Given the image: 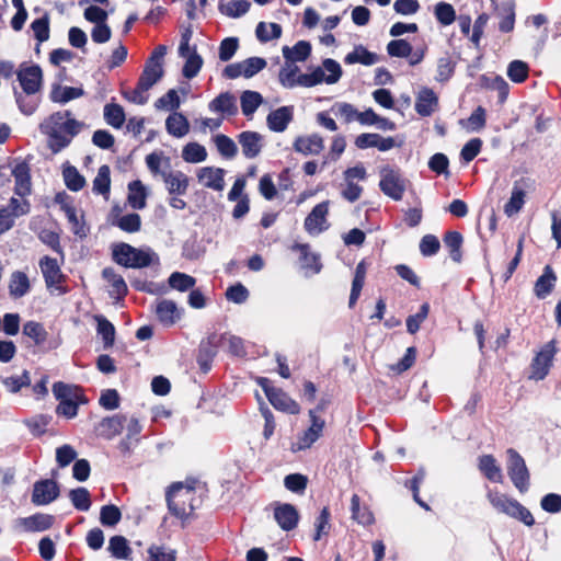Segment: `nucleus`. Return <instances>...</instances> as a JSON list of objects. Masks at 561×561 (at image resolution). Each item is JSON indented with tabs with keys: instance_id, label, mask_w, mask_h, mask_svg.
<instances>
[{
	"instance_id": "f257e3e1",
	"label": "nucleus",
	"mask_w": 561,
	"mask_h": 561,
	"mask_svg": "<svg viewBox=\"0 0 561 561\" xmlns=\"http://www.w3.org/2000/svg\"><path fill=\"white\" fill-rule=\"evenodd\" d=\"M80 127L81 124L71 118L69 112L54 113L41 124V130L48 136V146L54 152L67 147Z\"/></svg>"
},
{
	"instance_id": "f03ea898",
	"label": "nucleus",
	"mask_w": 561,
	"mask_h": 561,
	"mask_svg": "<svg viewBox=\"0 0 561 561\" xmlns=\"http://www.w3.org/2000/svg\"><path fill=\"white\" fill-rule=\"evenodd\" d=\"M170 512L180 519H187L201 504L196 492V481L173 483L167 493Z\"/></svg>"
},
{
	"instance_id": "7ed1b4c3",
	"label": "nucleus",
	"mask_w": 561,
	"mask_h": 561,
	"mask_svg": "<svg viewBox=\"0 0 561 561\" xmlns=\"http://www.w3.org/2000/svg\"><path fill=\"white\" fill-rule=\"evenodd\" d=\"M112 256L117 264L130 268H142L159 262L150 248H135L124 242L112 247Z\"/></svg>"
},
{
	"instance_id": "20e7f679",
	"label": "nucleus",
	"mask_w": 561,
	"mask_h": 561,
	"mask_svg": "<svg viewBox=\"0 0 561 561\" xmlns=\"http://www.w3.org/2000/svg\"><path fill=\"white\" fill-rule=\"evenodd\" d=\"M486 496L499 513L516 518L527 526L534 525L535 519L531 513L516 500L493 490H489Z\"/></svg>"
},
{
	"instance_id": "39448f33",
	"label": "nucleus",
	"mask_w": 561,
	"mask_h": 561,
	"mask_svg": "<svg viewBox=\"0 0 561 561\" xmlns=\"http://www.w3.org/2000/svg\"><path fill=\"white\" fill-rule=\"evenodd\" d=\"M379 188L393 201H401L409 184L399 169L383 165L379 170Z\"/></svg>"
},
{
	"instance_id": "423d86ee",
	"label": "nucleus",
	"mask_w": 561,
	"mask_h": 561,
	"mask_svg": "<svg viewBox=\"0 0 561 561\" xmlns=\"http://www.w3.org/2000/svg\"><path fill=\"white\" fill-rule=\"evenodd\" d=\"M366 179L367 171L362 163L347 168L343 172L344 184L341 191L342 197L350 203L358 201L363 194V186H360L358 182H363Z\"/></svg>"
},
{
	"instance_id": "0eeeda50",
	"label": "nucleus",
	"mask_w": 561,
	"mask_h": 561,
	"mask_svg": "<svg viewBox=\"0 0 561 561\" xmlns=\"http://www.w3.org/2000/svg\"><path fill=\"white\" fill-rule=\"evenodd\" d=\"M310 426L299 434L290 445L293 453L309 449L321 436L325 426V421L318 415L316 410L309 411Z\"/></svg>"
},
{
	"instance_id": "6e6552de",
	"label": "nucleus",
	"mask_w": 561,
	"mask_h": 561,
	"mask_svg": "<svg viewBox=\"0 0 561 561\" xmlns=\"http://www.w3.org/2000/svg\"><path fill=\"white\" fill-rule=\"evenodd\" d=\"M256 381L262 387L268 401L275 409L289 414H298L300 412L299 404L288 397L283 390L273 387L267 378L259 377Z\"/></svg>"
},
{
	"instance_id": "1a4fd4ad",
	"label": "nucleus",
	"mask_w": 561,
	"mask_h": 561,
	"mask_svg": "<svg viewBox=\"0 0 561 561\" xmlns=\"http://www.w3.org/2000/svg\"><path fill=\"white\" fill-rule=\"evenodd\" d=\"M18 80L23 91L28 94H36L43 85V71L38 65L23 62L18 72Z\"/></svg>"
},
{
	"instance_id": "9d476101",
	"label": "nucleus",
	"mask_w": 561,
	"mask_h": 561,
	"mask_svg": "<svg viewBox=\"0 0 561 561\" xmlns=\"http://www.w3.org/2000/svg\"><path fill=\"white\" fill-rule=\"evenodd\" d=\"M507 472L514 485L524 492L529 485V473L524 459L514 450H507Z\"/></svg>"
},
{
	"instance_id": "9b49d317",
	"label": "nucleus",
	"mask_w": 561,
	"mask_h": 561,
	"mask_svg": "<svg viewBox=\"0 0 561 561\" xmlns=\"http://www.w3.org/2000/svg\"><path fill=\"white\" fill-rule=\"evenodd\" d=\"M54 201L65 213L70 224L71 231L79 237H85L88 229L83 222V216L82 214H79L72 205L71 197L67 193L60 192L56 194Z\"/></svg>"
},
{
	"instance_id": "f8f14e48",
	"label": "nucleus",
	"mask_w": 561,
	"mask_h": 561,
	"mask_svg": "<svg viewBox=\"0 0 561 561\" xmlns=\"http://www.w3.org/2000/svg\"><path fill=\"white\" fill-rule=\"evenodd\" d=\"M330 202L324 201L316 205L309 215L306 217L304 227L311 236H318L325 231L330 224L328 221Z\"/></svg>"
},
{
	"instance_id": "ddd939ff",
	"label": "nucleus",
	"mask_w": 561,
	"mask_h": 561,
	"mask_svg": "<svg viewBox=\"0 0 561 561\" xmlns=\"http://www.w3.org/2000/svg\"><path fill=\"white\" fill-rule=\"evenodd\" d=\"M310 77L311 76H307V73H300L298 66L289 61H286L278 75L280 84L287 89H291L298 85L311 88L312 83L317 81L312 80ZM312 77L313 79L317 78V76Z\"/></svg>"
},
{
	"instance_id": "4468645a",
	"label": "nucleus",
	"mask_w": 561,
	"mask_h": 561,
	"mask_svg": "<svg viewBox=\"0 0 561 561\" xmlns=\"http://www.w3.org/2000/svg\"><path fill=\"white\" fill-rule=\"evenodd\" d=\"M342 73V67L336 60L325 58L321 66L314 68L311 72L307 73V76H317L316 79L310 77L312 80L317 81L312 83V87H314L321 83L334 84L341 79Z\"/></svg>"
},
{
	"instance_id": "2eb2a0df",
	"label": "nucleus",
	"mask_w": 561,
	"mask_h": 561,
	"mask_svg": "<svg viewBox=\"0 0 561 561\" xmlns=\"http://www.w3.org/2000/svg\"><path fill=\"white\" fill-rule=\"evenodd\" d=\"M554 354L556 346L553 341L548 342L541 347L531 363L530 377L533 379L541 380L547 376Z\"/></svg>"
},
{
	"instance_id": "dca6fc26",
	"label": "nucleus",
	"mask_w": 561,
	"mask_h": 561,
	"mask_svg": "<svg viewBox=\"0 0 561 561\" xmlns=\"http://www.w3.org/2000/svg\"><path fill=\"white\" fill-rule=\"evenodd\" d=\"M225 170L216 167H203L196 172L197 181L204 187L221 192L225 187Z\"/></svg>"
},
{
	"instance_id": "f3484780",
	"label": "nucleus",
	"mask_w": 561,
	"mask_h": 561,
	"mask_svg": "<svg viewBox=\"0 0 561 561\" xmlns=\"http://www.w3.org/2000/svg\"><path fill=\"white\" fill-rule=\"evenodd\" d=\"M243 156L247 159L256 158L265 146L264 137L256 131H242L238 135Z\"/></svg>"
},
{
	"instance_id": "a211bd4d",
	"label": "nucleus",
	"mask_w": 561,
	"mask_h": 561,
	"mask_svg": "<svg viewBox=\"0 0 561 561\" xmlns=\"http://www.w3.org/2000/svg\"><path fill=\"white\" fill-rule=\"evenodd\" d=\"M158 320L165 327H171L181 320L183 309L170 299H161L156 305Z\"/></svg>"
},
{
	"instance_id": "6ab92c4d",
	"label": "nucleus",
	"mask_w": 561,
	"mask_h": 561,
	"mask_svg": "<svg viewBox=\"0 0 561 561\" xmlns=\"http://www.w3.org/2000/svg\"><path fill=\"white\" fill-rule=\"evenodd\" d=\"M58 485L53 480H42L34 484L32 502L35 505H46L57 499Z\"/></svg>"
},
{
	"instance_id": "aec40b11",
	"label": "nucleus",
	"mask_w": 561,
	"mask_h": 561,
	"mask_svg": "<svg viewBox=\"0 0 561 561\" xmlns=\"http://www.w3.org/2000/svg\"><path fill=\"white\" fill-rule=\"evenodd\" d=\"M54 517L47 514H34L28 517L18 518L14 527L23 531H44L51 527Z\"/></svg>"
},
{
	"instance_id": "412c9836",
	"label": "nucleus",
	"mask_w": 561,
	"mask_h": 561,
	"mask_svg": "<svg viewBox=\"0 0 561 561\" xmlns=\"http://www.w3.org/2000/svg\"><path fill=\"white\" fill-rule=\"evenodd\" d=\"M415 111L421 116H431L438 110V96L430 88H422L416 94Z\"/></svg>"
},
{
	"instance_id": "4be33fe9",
	"label": "nucleus",
	"mask_w": 561,
	"mask_h": 561,
	"mask_svg": "<svg viewBox=\"0 0 561 561\" xmlns=\"http://www.w3.org/2000/svg\"><path fill=\"white\" fill-rule=\"evenodd\" d=\"M355 145L359 149L378 148L380 151H388L396 147V141L392 137L364 133L356 137Z\"/></svg>"
},
{
	"instance_id": "5701e85b",
	"label": "nucleus",
	"mask_w": 561,
	"mask_h": 561,
	"mask_svg": "<svg viewBox=\"0 0 561 561\" xmlns=\"http://www.w3.org/2000/svg\"><path fill=\"white\" fill-rule=\"evenodd\" d=\"M14 178V193L18 196L25 197L31 194L32 183L30 175V168L25 162H18L12 169Z\"/></svg>"
},
{
	"instance_id": "b1692460",
	"label": "nucleus",
	"mask_w": 561,
	"mask_h": 561,
	"mask_svg": "<svg viewBox=\"0 0 561 561\" xmlns=\"http://www.w3.org/2000/svg\"><path fill=\"white\" fill-rule=\"evenodd\" d=\"M32 285L27 274L23 271H14L8 279V290L12 299H20L31 291Z\"/></svg>"
},
{
	"instance_id": "393cba45",
	"label": "nucleus",
	"mask_w": 561,
	"mask_h": 561,
	"mask_svg": "<svg viewBox=\"0 0 561 561\" xmlns=\"http://www.w3.org/2000/svg\"><path fill=\"white\" fill-rule=\"evenodd\" d=\"M162 180L170 195H184L190 184L188 176L178 170L163 172Z\"/></svg>"
},
{
	"instance_id": "a878e982",
	"label": "nucleus",
	"mask_w": 561,
	"mask_h": 561,
	"mask_svg": "<svg viewBox=\"0 0 561 561\" xmlns=\"http://www.w3.org/2000/svg\"><path fill=\"white\" fill-rule=\"evenodd\" d=\"M274 518L284 530L294 529L299 520V514L291 504H277L274 508Z\"/></svg>"
},
{
	"instance_id": "bb28decb",
	"label": "nucleus",
	"mask_w": 561,
	"mask_h": 561,
	"mask_svg": "<svg viewBox=\"0 0 561 561\" xmlns=\"http://www.w3.org/2000/svg\"><path fill=\"white\" fill-rule=\"evenodd\" d=\"M295 151L308 154H319L324 148L323 138L318 134L299 136L294 141Z\"/></svg>"
},
{
	"instance_id": "cd10ccee",
	"label": "nucleus",
	"mask_w": 561,
	"mask_h": 561,
	"mask_svg": "<svg viewBox=\"0 0 561 561\" xmlns=\"http://www.w3.org/2000/svg\"><path fill=\"white\" fill-rule=\"evenodd\" d=\"M294 110L291 106H282L272 111L267 117L266 123L271 130L275 133H283L288 124L293 121Z\"/></svg>"
},
{
	"instance_id": "c85d7f7f",
	"label": "nucleus",
	"mask_w": 561,
	"mask_h": 561,
	"mask_svg": "<svg viewBox=\"0 0 561 561\" xmlns=\"http://www.w3.org/2000/svg\"><path fill=\"white\" fill-rule=\"evenodd\" d=\"M39 267L47 287L58 288L62 280V273L56 259L44 256L39 260Z\"/></svg>"
},
{
	"instance_id": "c756f323",
	"label": "nucleus",
	"mask_w": 561,
	"mask_h": 561,
	"mask_svg": "<svg viewBox=\"0 0 561 561\" xmlns=\"http://www.w3.org/2000/svg\"><path fill=\"white\" fill-rule=\"evenodd\" d=\"M208 108L213 113H219L222 116H232L238 112L236 98L228 93H220L209 104Z\"/></svg>"
},
{
	"instance_id": "7c9ffc66",
	"label": "nucleus",
	"mask_w": 561,
	"mask_h": 561,
	"mask_svg": "<svg viewBox=\"0 0 561 561\" xmlns=\"http://www.w3.org/2000/svg\"><path fill=\"white\" fill-rule=\"evenodd\" d=\"M53 393L59 402H87L79 387L61 381L54 383Z\"/></svg>"
},
{
	"instance_id": "2f4dec72",
	"label": "nucleus",
	"mask_w": 561,
	"mask_h": 561,
	"mask_svg": "<svg viewBox=\"0 0 561 561\" xmlns=\"http://www.w3.org/2000/svg\"><path fill=\"white\" fill-rule=\"evenodd\" d=\"M165 129L171 136L183 138L190 131V123L182 113L173 112L165 119Z\"/></svg>"
},
{
	"instance_id": "473e14b6",
	"label": "nucleus",
	"mask_w": 561,
	"mask_h": 561,
	"mask_svg": "<svg viewBox=\"0 0 561 561\" xmlns=\"http://www.w3.org/2000/svg\"><path fill=\"white\" fill-rule=\"evenodd\" d=\"M378 61V55L369 51L363 45H356L354 49L344 57V62L346 65L360 64L364 66H373Z\"/></svg>"
},
{
	"instance_id": "72a5a7b5",
	"label": "nucleus",
	"mask_w": 561,
	"mask_h": 561,
	"mask_svg": "<svg viewBox=\"0 0 561 561\" xmlns=\"http://www.w3.org/2000/svg\"><path fill=\"white\" fill-rule=\"evenodd\" d=\"M92 192L96 195H102L105 201H108L111 192V170L108 165L103 164L99 168L92 182Z\"/></svg>"
},
{
	"instance_id": "f704fd0d",
	"label": "nucleus",
	"mask_w": 561,
	"mask_h": 561,
	"mask_svg": "<svg viewBox=\"0 0 561 561\" xmlns=\"http://www.w3.org/2000/svg\"><path fill=\"white\" fill-rule=\"evenodd\" d=\"M126 421V416L122 414L105 417L99 424V433L105 438H113L114 436L121 434Z\"/></svg>"
},
{
	"instance_id": "c9c22d12",
	"label": "nucleus",
	"mask_w": 561,
	"mask_h": 561,
	"mask_svg": "<svg viewBox=\"0 0 561 561\" xmlns=\"http://www.w3.org/2000/svg\"><path fill=\"white\" fill-rule=\"evenodd\" d=\"M557 276L551 268L547 265L543 270V274L535 283L534 291L539 299L546 298L554 288Z\"/></svg>"
},
{
	"instance_id": "e433bc0d",
	"label": "nucleus",
	"mask_w": 561,
	"mask_h": 561,
	"mask_svg": "<svg viewBox=\"0 0 561 561\" xmlns=\"http://www.w3.org/2000/svg\"><path fill=\"white\" fill-rule=\"evenodd\" d=\"M102 276L111 287V296L121 299L127 294V285L124 278L119 274H117L112 267L104 268L102 272Z\"/></svg>"
},
{
	"instance_id": "4c0bfd02",
	"label": "nucleus",
	"mask_w": 561,
	"mask_h": 561,
	"mask_svg": "<svg viewBox=\"0 0 561 561\" xmlns=\"http://www.w3.org/2000/svg\"><path fill=\"white\" fill-rule=\"evenodd\" d=\"M163 75L161 61L149 59L142 71L139 82L145 89H150Z\"/></svg>"
},
{
	"instance_id": "58836bf2",
	"label": "nucleus",
	"mask_w": 561,
	"mask_h": 561,
	"mask_svg": "<svg viewBox=\"0 0 561 561\" xmlns=\"http://www.w3.org/2000/svg\"><path fill=\"white\" fill-rule=\"evenodd\" d=\"M282 51L286 61L295 64L305 61L310 56L311 45L307 41H299L293 47L284 46Z\"/></svg>"
},
{
	"instance_id": "ea45409f",
	"label": "nucleus",
	"mask_w": 561,
	"mask_h": 561,
	"mask_svg": "<svg viewBox=\"0 0 561 561\" xmlns=\"http://www.w3.org/2000/svg\"><path fill=\"white\" fill-rule=\"evenodd\" d=\"M357 122L360 125L370 126L376 125L382 130H393L396 128L394 123L388 118L381 117L374 112L373 108H367L364 112H358Z\"/></svg>"
},
{
	"instance_id": "a19ab883",
	"label": "nucleus",
	"mask_w": 561,
	"mask_h": 561,
	"mask_svg": "<svg viewBox=\"0 0 561 561\" xmlns=\"http://www.w3.org/2000/svg\"><path fill=\"white\" fill-rule=\"evenodd\" d=\"M147 190L141 181L136 180L128 184L127 201L131 208L142 209L146 207Z\"/></svg>"
},
{
	"instance_id": "79ce46f5",
	"label": "nucleus",
	"mask_w": 561,
	"mask_h": 561,
	"mask_svg": "<svg viewBox=\"0 0 561 561\" xmlns=\"http://www.w3.org/2000/svg\"><path fill=\"white\" fill-rule=\"evenodd\" d=\"M525 190L518 182H516L512 188V194L508 202L504 205L505 215L512 217L519 213L525 204Z\"/></svg>"
},
{
	"instance_id": "37998d69",
	"label": "nucleus",
	"mask_w": 561,
	"mask_h": 561,
	"mask_svg": "<svg viewBox=\"0 0 561 561\" xmlns=\"http://www.w3.org/2000/svg\"><path fill=\"white\" fill-rule=\"evenodd\" d=\"M479 469L489 480L499 483L503 481L501 467L497 465L493 456L484 455L480 457Z\"/></svg>"
},
{
	"instance_id": "c03bdc74",
	"label": "nucleus",
	"mask_w": 561,
	"mask_h": 561,
	"mask_svg": "<svg viewBox=\"0 0 561 561\" xmlns=\"http://www.w3.org/2000/svg\"><path fill=\"white\" fill-rule=\"evenodd\" d=\"M351 512L353 519L360 525L368 526L375 522L374 514L367 506L360 505V499L357 494H354L351 499Z\"/></svg>"
},
{
	"instance_id": "a18cd8bd",
	"label": "nucleus",
	"mask_w": 561,
	"mask_h": 561,
	"mask_svg": "<svg viewBox=\"0 0 561 561\" xmlns=\"http://www.w3.org/2000/svg\"><path fill=\"white\" fill-rule=\"evenodd\" d=\"M112 225L118 227L125 232L134 233L140 230L141 219L138 214H128L124 216L112 215Z\"/></svg>"
},
{
	"instance_id": "49530a36",
	"label": "nucleus",
	"mask_w": 561,
	"mask_h": 561,
	"mask_svg": "<svg viewBox=\"0 0 561 561\" xmlns=\"http://www.w3.org/2000/svg\"><path fill=\"white\" fill-rule=\"evenodd\" d=\"M62 178L66 186L72 192H78L85 186L84 176L73 165L65 164L62 167Z\"/></svg>"
},
{
	"instance_id": "de8ad7c7",
	"label": "nucleus",
	"mask_w": 561,
	"mask_h": 561,
	"mask_svg": "<svg viewBox=\"0 0 561 561\" xmlns=\"http://www.w3.org/2000/svg\"><path fill=\"white\" fill-rule=\"evenodd\" d=\"M250 5L248 0H222L219 10L229 18H239L249 11Z\"/></svg>"
},
{
	"instance_id": "09e8293b",
	"label": "nucleus",
	"mask_w": 561,
	"mask_h": 561,
	"mask_svg": "<svg viewBox=\"0 0 561 561\" xmlns=\"http://www.w3.org/2000/svg\"><path fill=\"white\" fill-rule=\"evenodd\" d=\"M146 552L145 561H175L176 559V551L163 545L152 543Z\"/></svg>"
},
{
	"instance_id": "8fccbe9b",
	"label": "nucleus",
	"mask_w": 561,
	"mask_h": 561,
	"mask_svg": "<svg viewBox=\"0 0 561 561\" xmlns=\"http://www.w3.org/2000/svg\"><path fill=\"white\" fill-rule=\"evenodd\" d=\"M213 142L216 146L219 154L225 159H233L238 153L236 142L224 134H217L213 137Z\"/></svg>"
},
{
	"instance_id": "3c124183",
	"label": "nucleus",
	"mask_w": 561,
	"mask_h": 561,
	"mask_svg": "<svg viewBox=\"0 0 561 561\" xmlns=\"http://www.w3.org/2000/svg\"><path fill=\"white\" fill-rule=\"evenodd\" d=\"M367 273V266L364 261L359 262L355 268V275L352 283V290L350 295V307H353L357 299L359 298L362 288L365 283V277Z\"/></svg>"
},
{
	"instance_id": "603ef678",
	"label": "nucleus",
	"mask_w": 561,
	"mask_h": 561,
	"mask_svg": "<svg viewBox=\"0 0 561 561\" xmlns=\"http://www.w3.org/2000/svg\"><path fill=\"white\" fill-rule=\"evenodd\" d=\"M182 159L188 163L203 162L207 159V150L198 142H188L182 149Z\"/></svg>"
},
{
	"instance_id": "864d4df0",
	"label": "nucleus",
	"mask_w": 561,
	"mask_h": 561,
	"mask_svg": "<svg viewBox=\"0 0 561 561\" xmlns=\"http://www.w3.org/2000/svg\"><path fill=\"white\" fill-rule=\"evenodd\" d=\"M107 550L116 559H130L131 548L128 540L123 536H114L110 539Z\"/></svg>"
},
{
	"instance_id": "5fc2aeb1",
	"label": "nucleus",
	"mask_w": 561,
	"mask_h": 561,
	"mask_svg": "<svg viewBox=\"0 0 561 561\" xmlns=\"http://www.w3.org/2000/svg\"><path fill=\"white\" fill-rule=\"evenodd\" d=\"M146 164L154 176L162 178V173L168 172L165 169L170 167V159L163 152H152L146 157Z\"/></svg>"
},
{
	"instance_id": "6e6d98bb",
	"label": "nucleus",
	"mask_w": 561,
	"mask_h": 561,
	"mask_svg": "<svg viewBox=\"0 0 561 561\" xmlns=\"http://www.w3.org/2000/svg\"><path fill=\"white\" fill-rule=\"evenodd\" d=\"M83 95L81 88L57 85L50 92V98L57 103H67Z\"/></svg>"
},
{
	"instance_id": "4d7b16f0",
	"label": "nucleus",
	"mask_w": 561,
	"mask_h": 561,
	"mask_svg": "<svg viewBox=\"0 0 561 561\" xmlns=\"http://www.w3.org/2000/svg\"><path fill=\"white\" fill-rule=\"evenodd\" d=\"M124 108L116 103H108L104 106V119L114 128H121L125 123Z\"/></svg>"
},
{
	"instance_id": "13d9d810",
	"label": "nucleus",
	"mask_w": 561,
	"mask_h": 561,
	"mask_svg": "<svg viewBox=\"0 0 561 561\" xmlns=\"http://www.w3.org/2000/svg\"><path fill=\"white\" fill-rule=\"evenodd\" d=\"M94 319L98 323L96 331L98 334L101 335L103 340L104 348L113 346L115 340L114 325L103 316H95Z\"/></svg>"
},
{
	"instance_id": "bf43d9fd",
	"label": "nucleus",
	"mask_w": 561,
	"mask_h": 561,
	"mask_svg": "<svg viewBox=\"0 0 561 561\" xmlns=\"http://www.w3.org/2000/svg\"><path fill=\"white\" fill-rule=\"evenodd\" d=\"M23 334L32 339L36 345L44 344L48 336V332L44 325L36 321H27L24 323Z\"/></svg>"
},
{
	"instance_id": "052dcab7",
	"label": "nucleus",
	"mask_w": 561,
	"mask_h": 561,
	"mask_svg": "<svg viewBox=\"0 0 561 561\" xmlns=\"http://www.w3.org/2000/svg\"><path fill=\"white\" fill-rule=\"evenodd\" d=\"M444 243L448 248L453 261L460 262L462 236L457 231H449L444 237Z\"/></svg>"
},
{
	"instance_id": "680f3d73",
	"label": "nucleus",
	"mask_w": 561,
	"mask_h": 561,
	"mask_svg": "<svg viewBox=\"0 0 561 561\" xmlns=\"http://www.w3.org/2000/svg\"><path fill=\"white\" fill-rule=\"evenodd\" d=\"M255 33L261 42H268L280 37L282 26L277 23L260 22L256 26Z\"/></svg>"
},
{
	"instance_id": "e2e57ef3",
	"label": "nucleus",
	"mask_w": 561,
	"mask_h": 561,
	"mask_svg": "<svg viewBox=\"0 0 561 561\" xmlns=\"http://www.w3.org/2000/svg\"><path fill=\"white\" fill-rule=\"evenodd\" d=\"M263 99L259 92L244 91L241 95V108L245 116L252 115L262 103Z\"/></svg>"
},
{
	"instance_id": "0e129e2a",
	"label": "nucleus",
	"mask_w": 561,
	"mask_h": 561,
	"mask_svg": "<svg viewBox=\"0 0 561 561\" xmlns=\"http://www.w3.org/2000/svg\"><path fill=\"white\" fill-rule=\"evenodd\" d=\"M436 20L444 26L450 25L456 20L454 7L447 2H438L434 8Z\"/></svg>"
},
{
	"instance_id": "69168bd1",
	"label": "nucleus",
	"mask_w": 561,
	"mask_h": 561,
	"mask_svg": "<svg viewBox=\"0 0 561 561\" xmlns=\"http://www.w3.org/2000/svg\"><path fill=\"white\" fill-rule=\"evenodd\" d=\"M181 101L178 92L175 90H169L164 95L159 98L156 103L154 107L157 110H163V111H172L176 112V110L180 107Z\"/></svg>"
},
{
	"instance_id": "338daca9",
	"label": "nucleus",
	"mask_w": 561,
	"mask_h": 561,
	"mask_svg": "<svg viewBox=\"0 0 561 561\" xmlns=\"http://www.w3.org/2000/svg\"><path fill=\"white\" fill-rule=\"evenodd\" d=\"M195 278L180 272H174L169 277V285L171 288L179 291H186L195 286Z\"/></svg>"
},
{
	"instance_id": "774afa93",
	"label": "nucleus",
	"mask_w": 561,
	"mask_h": 561,
	"mask_svg": "<svg viewBox=\"0 0 561 561\" xmlns=\"http://www.w3.org/2000/svg\"><path fill=\"white\" fill-rule=\"evenodd\" d=\"M455 72V65L449 57H442L437 61L435 80L438 82L448 81Z\"/></svg>"
}]
</instances>
